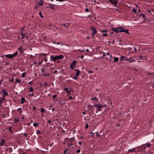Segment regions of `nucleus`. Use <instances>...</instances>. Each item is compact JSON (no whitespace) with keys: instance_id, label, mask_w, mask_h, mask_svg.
<instances>
[{"instance_id":"4468645a","label":"nucleus","mask_w":154,"mask_h":154,"mask_svg":"<svg viewBox=\"0 0 154 154\" xmlns=\"http://www.w3.org/2000/svg\"><path fill=\"white\" fill-rule=\"evenodd\" d=\"M1 142L0 143V145L1 146H3L4 145L5 140L4 139H2Z\"/></svg>"},{"instance_id":"338daca9","label":"nucleus","mask_w":154,"mask_h":154,"mask_svg":"<svg viewBox=\"0 0 154 154\" xmlns=\"http://www.w3.org/2000/svg\"><path fill=\"white\" fill-rule=\"evenodd\" d=\"M109 52H107V54H106V55H109Z\"/></svg>"},{"instance_id":"603ef678","label":"nucleus","mask_w":154,"mask_h":154,"mask_svg":"<svg viewBox=\"0 0 154 154\" xmlns=\"http://www.w3.org/2000/svg\"><path fill=\"white\" fill-rule=\"evenodd\" d=\"M57 72V70H55V71L54 72V74H56V73Z\"/></svg>"},{"instance_id":"9d476101","label":"nucleus","mask_w":154,"mask_h":154,"mask_svg":"<svg viewBox=\"0 0 154 154\" xmlns=\"http://www.w3.org/2000/svg\"><path fill=\"white\" fill-rule=\"evenodd\" d=\"M128 57L125 56H122L121 57L120 61H122L124 60L126 61H128Z\"/></svg>"},{"instance_id":"a18cd8bd","label":"nucleus","mask_w":154,"mask_h":154,"mask_svg":"<svg viewBox=\"0 0 154 154\" xmlns=\"http://www.w3.org/2000/svg\"><path fill=\"white\" fill-rule=\"evenodd\" d=\"M29 96H33L34 95L32 93L29 94Z\"/></svg>"},{"instance_id":"052dcab7","label":"nucleus","mask_w":154,"mask_h":154,"mask_svg":"<svg viewBox=\"0 0 154 154\" xmlns=\"http://www.w3.org/2000/svg\"><path fill=\"white\" fill-rule=\"evenodd\" d=\"M96 135L97 136V137H98L99 136V134H97H97H96Z\"/></svg>"},{"instance_id":"774afa93","label":"nucleus","mask_w":154,"mask_h":154,"mask_svg":"<svg viewBox=\"0 0 154 154\" xmlns=\"http://www.w3.org/2000/svg\"><path fill=\"white\" fill-rule=\"evenodd\" d=\"M54 108H53L52 109V111H54Z\"/></svg>"},{"instance_id":"f3484780","label":"nucleus","mask_w":154,"mask_h":154,"mask_svg":"<svg viewBox=\"0 0 154 154\" xmlns=\"http://www.w3.org/2000/svg\"><path fill=\"white\" fill-rule=\"evenodd\" d=\"M119 60V58L117 57H115L114 58V61L115 62H117Z\"/></svg>"},{"instance_id":"20e7f679","label":"nucleus","mask_w":154,"mask_h":154,"mask_svg":"<svg viewBox=\"0 0 154 154\" xmlns=\"http://www.w3.org/2000/svg\"><path fill=\"white\" fill-rule=\"evenodd\" d=\"M109 2L112 3V5H114L116 7V5L118 4V0H109Z\"/></svg>"},{"instance_id":"4d7b16f0","label":"nucleus","mask_w":154,"mask_h":154,"mask_svg":"<svg viewBox=\"0 0 154 154\" xmlns=\"http://www.w3.org/2000/svg\"><path fill=\"white\" fill-rule=\"evenodd\" d=\"M51 121L50 120H48V123H51Z\"/></svg>"},{"instance_id":"a878e982","label":"nucleus","mask_w":154,"mask_h":154,"mask_svg":"<svg viewBox=\"0 0 154 154\" xmlns=\"http://www.w3.org/2000/svg\"><path fill=\"white\" fill-rule=\"evenodd\" d=\"M34 90V89L32 88V87H30L29 89V92L32 91Z\"/></svg>"},{"instance_id":"e433bc0d","label":"nucleus","mask_w":154,"mask_h":154,"mask_svg":"<svg viewBox=\"0 0 154 154\" xmlns=\"http://www.w3.org/2000/svg\"><path fill=\"white\" fill-rule=\"evenodd\" d=\"M93 72L92 71V70H89L88 71V73H89V74H92L93 73Z\"/></svg>"},{"instance_id":"bb28decb","label":"nucleus","mask_w":154,"mask_h":154,"mask_svg":"<svg viewBox=\"0 0 154 154\" xmlns=\"http://www.w3.org/2000/svg\"><path fill=\"white\" fill-rule=\"evenodd\" d=\"M33 125L35 127L37 126H38V124L37 123H34L33 124Z\"/></svg>"},{"instance_id":"39448f33","label":"nucleus","mask_w":154,"mask_h":154,"mask_svg":"<svg viewBox=\"0 0 154 154\" xmlns=\"http://www.w3.org/2000/svg\"><path fill=\"white\" fill-rule=\"evenodd\" d=\"M64 90L66 91L67 92V95L69 96L70 94V91L72 90L71 88L68 89L67 88H65Z\"/></svg>"},{"instance_id":"58836bf2","label":"nucleus","mask_w":154,"mask_h":154,"mask_svg":"<svg viewBox=\"0 0 154 154\" xmlns=\"http://www.w3.org/2000/svg\"><path fill=\"white\" fill-rule=\"evenodd\" d=\"M36 133L37 134H40L41 132L39 130H37L36 131Z\"/></svg>"},{"instance_id":"cd10ccee","label":"nucleus","mask_w":154,"mask_h":154,"mask_svg":"<svg viewBox=\"0 0 154 154\" xmlns=\"http://www.w3.org/2000/svg\"><path fill=\"white\" fill-rule=\"evenodd\" d=\"M91 100H95V101H97V99L96 98V97H93V98H92V99H91Z\"/></svg>"},{"instance_id":"09e8293b","label":"nucleus","mask_w":154,"mask_h":154,"mask_svg":"<svg viewBox=\"0 0 154 154\" xmlns=\"http://www.w3.org/2000/svg\"><path fill=\"white\" fill-rule=\"evenodd\" d=\"M44 85L45 86H47V84L46 82L44 83Z\"/></svg>"},{"instance_id":"ea45409f","label":"nucleus","mask_w":154,"mask_h":154,"mask_svg":"<svg viewBox=\"0 0 154 154\" xmlns=\"http://www.w3.org/2000/svg\"><path fill=\"white\" fill-rule=\"evenodd\" d=\"M57 1H59L60 2H62L64 1H66V0H56Z\"/></svg>"},{"instance_id":"f8f14e48","label":"nucleus","mask_w":154,"mask_h":154,"mask_svg":"<svg viewBox=\"0 0 154 154\" xmlns=\"http://www.w3.org/2000/svg\"><path fill=\"white\" fill-rule=\"evenodd\" d=\"M135 149L134 148H133L131 149H130L128 150V151L129 152H134L135 151Z\"/></svg>"},{"instance_id":"c756f323","label":"nucleus","mask_w":154,"mask_h":154,"mask_svg":"<svg viewBox=\"0 0 154 154\" xmlns=\"http://www.w3.org/2000/svg\"><path fill=\"white\" fill-rule=\"evenodd\" d=\"M40 112H41L44 113L45 112V109L43 108H42L40 110Z\"/></svg>"},{"instance_id":"c9c22d12","label":"nucleus","mask_w":154,"mask_h":154,"mask_svg":"<svg viewBox=\"0 0 154 154\" xmlns=\"http://www.w3.org/2000/svg\"><path fill=\"white\" fill-rule=\"evenodd\" d=\"M107 35V34L106 33H105L103 34V37H106Z\"/></svg>"},{"instance_id":"2eb2a0df","label":"nucleus","mask_w":154,"mask_h":154,"mask_svg":"<svg viewBox=\"0 0 154 154\" xmlns=\"http://www.w3.org/2000/svg\"><path fill=\"white\" fill-rule=\"evenodd\" d=\"M15 80H16V82H15L16 84H17L18 83L20 82L21 81L20 79H16Z\"/></svg>"},{"instance_id":"0eeeda50","label":"nucleus","mask_w":154,"mask_h":154,"mask_svg":"<svg viewBox=\"0 0 154 154\" xmlns=\"http://www.w3.org/2000/svg\"><path fill=\"white\" fill-rule=\"evenodd\" d=\"M91 30L92 31V34L93 36H94V34L97 32L96 28L94 27H91Z\"/></svg>"},{"instance_id":"7ed1b4c3","label":"nucleus","mask_w":154,"mask_h":154,"mask_svg":"<svg viewBox=\"0 0 154 154\" xmlns=\"http://www.w3.org/2000/svg\"><path fill=\"white\" fill-rule=\"evenodd\" d=\"M18 54V52L16 51L13 54H9L5 55V56H6L7 57H9L11 59H12L14 57L17 56Z\"/></svg>"},{"instance_id":"4be33fe9","label":"nucleus","mask_w":154,"mask_h":154,"mask_svg":"<svg viewBox=\"0 0 154 154\" xmlns=\"http://www.w3.org/2000/svg\"><path fill=\"white\" fill-rule=\"evenodd\" d=\"M22 36V39H23L24 38L26 35V34H25L22 33V34H21Z\"/></svg>"},{"instance_id":"6e6552de","label":"nucleus","mask_w":154,"mask_h":154,"mask_svg":"<svg viewBox=\"0 0 154 154\" xmlns=\"http://www.w3.org/2000/svg\"><path fill=\"white\" fill-rule=\"evenodd\" d=\"M2 92L3 93V96H4L5 97V96H7L8 95V93L6 91L5 89H3L2 90Z\"/></svg>"},{"instance_id":"c85d7f7f","label":"nucleus","mask_w":154,"mask_h":154,"mask_svg":"<svg viewBox=\"0 0 154 154\" xmlns=\"http://www.w3.org/2000/svg\"><path fill=\"white\" fill-rule=\"evenodd\" d=\"M39 14L40 15V16L42 17V18H43L44 17L43 16L42 14V13L41 12H39Z\"/></svg>"},{"instance_id":"393cba45","label":"nucleus","mask_w":154,"mask_h":154,"mask_svg":"<svg viewBox=\"0 0 154 154\" xmlns=\"http://www.w3.org/2000/svg\"><path fill=\"white\" fill-rule=\"evenodd\" d=\"M40 6H42L43 4V2L42 1H40V2H38Z\"/></svg>"},{"instance_id":"3c124183","label":"nucleus","mask_w":154,"mask_h":154,"mask_svg":"<svg viewBox=\"0 0 154 154\" xmlns=\"http://www.w3.org/2000/svg\"><path fill=\"white\" fill-rule=\"evenodd\" d=\"M63 26H66V27H68V26H66V24H63Z\"/></svg>"},{"instance_id":"37998d69","label":"nucleus","mask_w":154,"mask_h":154,"mask_svg":"<svg viewBox=\"0 0 154 154\" xmlns=\"http://www.w3.org/2000/svg\"><path fill=\"white\" fill-rule=\"evenodd\" d=\"M67 151V150L65 149L64 152V154H66V151Z\"/></svg>"},{"instance_id":"1a4fd4ad","label":"nucleus","mask_w":154,"mask_h":154,"mask_svg":"<svg viewBox=\"0 0 154 154\" xmlns=\"http://www.w3.org/2000/svg\"><path fill=\"white\" fill-rule=\"evenodd\" d=\"M127 61H128L130 63L134 62L135 61V60L134 59H133L131 57H130L128 58Z\"/></svg>"},{"instance_id":"49530a36","label":"nucleus","mask_w":154,"mask_h":154,"mask_svg":"<svg viewBox=\"0 0 154 154\" xmlns=\"http://www.w3.org/2000/svg\"><path fill=\"white\" fill-rule=\"evenodd\" d=\"M14 78H12L11 79H10V80L11 82H13V81H14Z\"/></svg>"},{"instance_id":"f257e3e1","label":"nucleus","mask_w":154,"mask_h":154,"mask_svg":"<svg viewBox=\"0 0 154 154\" xmlns=\"http://www.w3.org/2000/svg\"><path fill=\"white\" fill-rule=\"evenodd\" d=\"M112 31L116 33H119L120 32H124L126 33L129 34L128 29H125L123 27H118L115 28L112 27L111 28Z\"/></svg>"},{"instance_id":"b1692460","label":"nucleus","mask_w":154,"mask_h":154,"mask_svg":"<svg viewBox=\"0 0 154 154\" xmlns=\"http://www.w3.org/2000/svg\"><path fill=\"white\" fill-rule=\"evenodd\" d=\"M72 145V143L71 142H69L68 143V146H70Z\"/></svg>"},{"instance_id":"0e129e2a","label":"nucleus","mask_w":154,"mask_h":154,"mask_svg":"<svg viewBox=\"0 0 154 154\" xmlns=\"http://www.w3.org/2000/svg\"><path fill=\"white\" fill-rule=\"evenodd\" d=\"M23 135H24V136H26V135H27V134H26V133H24V134H23Z\"/></svg>"},{"instance_id":"8fccbe9b","label":"nucleus","mask_w":154,"mask_h":154,"mask_svg":"<svg viewBox=\"0 0 154 154\" xmlns=\"http://www.w3.org/2000/svg\"><path fill=\"white\" fill-rule=\"evenodd\" d=\"M103 56L102 57V58H103V57H104V56H105L106 55L105 54V53L104 52H103Z\"/></svg>"},{"instance_id":"6e6d98bb","label":"nucleus","mask_w":154,"mask_h":154,"mask_svg":"<svg viewBox=\"0 0 154 154\" xmlns=\"http://www.w3.org/2000/svg\"><path fill=\"white\" fill-rule=\"evenodd\" d=\"M84 50V49L83 50H81L80 49H79V51H80L81 52H84L83 50Z\"/></svg>"},{"instance_id":"2f4dec72","label":"nucleus","mask_w":154,"mask_h":154,"mask_svg":"<svg viewBox=\"0 0 154 154\" xmlns=\"http://www.w3.org/2000/svg\"><path fill=\"white\" fill-rule=\"evenodd\" d=\"M133 12H134L135 13H137V10L135 8H133Z\"/></svg>"},{"instance_id":"79ce46f5","label":"nucleus","mask_w":154,"mask_h":154,"mask_svg":"<svg viewBox=\"0 0 154 154\" xmlns=\"http://www.w3.org/2000/svg\"><path fill=\"white\" fill-rule=\"evenodd\" d=\"M85 11L87 12H88L89 11V10L88 8H86L85 9Z\"/></svg>"},{"instance_id":"13d9d810","label":"nucleus","mask_w":154,"mask_h":154,"mask_svg":"<svg viewBox=\"0 0 154 154\" xmlns=\"http://www.w3.org/2000/svg\"><path fill=\"white\" fill-rule=\"evenodd\" d=\"M141 16H142L144 18L145 17V16L144 15H143L142 14H141L140 15Z\"/></svg>"},{"instance_id":"5701e85b","label":"nucleus","mask_w":154,"mask_h":154,"mask_svg":"<svg viewBox=\"0 0 154 154\" xmlns=\"http://www.w3.org/2000/svg\"><path fill=\"white\" fill-rule=\"evenodd\" d=\"M23 28H22L19 31V32L20 33V34H21L22 33H23Z\"/></svg>"},{"instance_id":"aec40b11","label":"nucleus","mask_w":154,"mask_h":154,"mask_svg":"<svg viewBox=\"0 0 154 154\" xmlns=\"http://www.w3.org/2000/svg\"><path fill=\"white\" fill-rule=\"evenodd\" d=\"M22 47L21 46L20 47H19L17 49L18 50H19L20 51L21 54H22Z\"/></svg>"},{"instance_id":"423d86ee","label":"nucleus","mask_w":154,"mask_h":154,"mask_svg":"<svg viewBox=\"0 0 154 154\" xmlns=\"http://www.w3.org/2000/svg\"><path fill=\"white\" fill-rule=\"evenodd\" d=\"M76 63L77 62L75 60L73 61L72 63L70 65V68L72 69H73L75 68V66L76 65Z\"/></svg>"},{"instance_id":"a19ab883","label":"nucleus","mask_w":154,"mask_h":154,"mask_svg":"<svg viewBox=\"0 0 154 154\" xmlns=\"http://www.w3.org/2000/svg\"><path fill=\"white\" fill-rule=\"evenodd\" d=\"M88 126H89V125L88 124H86V125H85V128L86 129L88 127Z\"/></svg>"},{"instance_id":"5fc2aeb1","label":"nucleus","mask_w":154,"mask_h":154,"mask_svg":"<svg viewBox=\"0 0 154 154\" xmlns=\"http://www.w3.org/2000/svg\"><path fill=\"white\" fill-rule=\"evenodd\" d=\"M110 57L111 59H112L113 57L112 55H110Z\"/></svg>"},{"instance_id":"bf43d9fd","label":"nucleus","mask_w":154,"mask_h":154,"mask_svg":"<svg viewBox=\"0 0 154 154\" xmlns=\"http://www.w3.org/2000/svg\"><path fill=\"white\" fill-rule=\"evenodd\" d=\"M38 8V7L37 6H35V9H37Z\"/></svg>"},{"instance_id":"7c9ffc66","label":"nucleus","mask_w":154,"mask_h":154,"mask_svg":"<svg viewBox=\"0 0 154 154\" xmlns=\"http://www.w3.org/2000/svg\"><path fill=\"white\" fill-rule=\"evenodd\" d=\"M26 73L23 72L22 73V76L23 78H24L25 76Z\"/></svg>"},{"instance_id":"f704fd0d","label":"nucleus","mask_w":154,"mask_h":154,"mask_svg":"<svg viewBox=\"0 0 154 154\" xmlns=\"http://www.w3.org/2000/svg\"><path fill=\"white\" fill-rule=\"evenodd\" d=\"M151 144H149V143H146V144L145 145H146L148 147H150V145Z\"/></svg>"},{"instance_id":"ddd939ff","label":"nucleus","mask_w":154,"mask_h":154,"mask_svg":"<svg viewBox=\"0 0 154 154\" xmlns=\"http://www.w3.org/2000/svg\"><path fill=\"white\" fill-rule=\"evenodd\" d=\"M103 106L100 104H97L95 105V107H98L101 108Z\"/></svg>"},{"instance_id":"473e14b6","label":"nucleus","mask_w":154,"mask_h":154,"mask_svg":"<svg viewBox=\"0 0 154 154\" xmlns=\"http://www.w3.org/2000/svg\"><path fill=\"white\" fill-rule=\"evenodd\" d=\"M137 57L138 58L137 59L139 60L142 58L143 56H139V57L138 56Z\"/></svg>"},{"instance_id":"864d4df0","label":"nucleus","mask_w":154,"mask_h":154,"mask_svg":"<svg viewBox=\"0 0 154 154\" xmlns=\"http://www.w3.org/2000/svg\"><path fill=\"white\" fill-rule=\"evenodd\" d=\"M72 98L73 97L72 96H70L69 97V100H71Z\"/></svg>"},{"instance_id":"412c9836","label":"nucleus","mask_w":154,"mask_h":154,"mask_svg":"<svg viewBox=\"0 0 154 154\" xmlns=\"http://www.w3.org/2000/svg\"><path fill=\"white\" fill-rule=\"evenodd\" d=\"M80 74V71L79 70H77V72L76 73V75L78 76Z\"/></svg>"},{"instance_id":"de8ad7c7","label":"nucleus","mask_w":154,"mask_h":154,"mask_svg":"<svg viewBox=\"0 0 154 154\" xmlns=\"http://www.w3.org/2000/svg\"><path fill=\"white\" fill-rule=\"evenodd\" d=\"M80 152V149H78V150H77V153H79Z\"/></svg>"},{"instance_id":"c03bdc74","label":"nucleus","mask_w":154,"mask_h":154,"mask_svg":"<svg viewBox=\"0 0 154 154\" xmlns=\"http://www.w3.org/2000/svg\"><path fill=\"white\" fill-rule=\"evenodd\" d=\"M78 76L75 75L74 77V79H77Z\"/></svg>"},{"instance_id":"a211bd4d","label":"nucleus","mask_w":154,"mask_h":154,"mask_svg":"<svg viewBox=\"0 0 154 154\" xmlns=\"http://www.w3.org/2000/svg\"><path fill=\"white\" fill-rule=\"evenodd\" d=\"M19 120L17 118H15L14 119V123H16L19 121Z\"/></svg>"},{"instance_id":"69168bd1","label":"nucleus","mask_w":154,"mask_h":154,"mask_svg":"<svg viewBox=\"0 0 154 154\" xmlns=\"http://www.w3.org/2000/svg\"><path fill=\"white\" fill-rule=\"evenodd\" d=\"M89 50L88 49H87L86 50V51L87 52H89Z\"/></svg>"},{"instance_id":"dca6fc26","label":"nucleus","mask_w":154,"mask_h":154,"mask_svg":"<svg viewBox=\"0 0 154 154\" xmlns=\"http://www.w3.org/2000/svg\"><path fill=\"white\" fill-rule=\"evenodd\" d=\"M97 107L96 109V111L97 112H98V111L102 110V109H100L101 108L98 107Z\"/></svg>"},{"instance_id":"680f3d73","label":"nucleus","mask_w":154,"mask_h":154,"mask_svg":"<svg viewBox=\"0 0 154 154\" xmlns=\"http://www.w3.org/2000/svg\"><path fill=\"white\" fill-rule=\"evenodd\" d=\"M36 108L35 107H34L33 108V109L34 110H35L36 109Z\"/></svg>"},{"instance_id":"f03ea898","label":"nucleus","mask_w":154,"mask_h":154,"mask_svg":"<svg viewBox=\"0 0 154 154\" xmlns=\"http://www.w3.org/2000/svg\"><path fill=\"white\" fill-rule=\"evenodd\" d=\"M63 56L62 55H60L58 56L52 55L50 57V60L51 61H54L58 60L63 59Z\"/></svg>"},{"instance_id":"72a5a7b5","label":"nucleus","mask_w":154,"mask_h":154,"mask_svg":"<svg viewBox=\"0 0 154 154\" xmlns=\"http://www.w3.org/2000/svg\"><path fill=\"white\" fill-rule=\"evenodd\" d=\"M101 31L102 32H107V31L106 30L104 29L102 30H101Z\"/></svg>"},{"instance_id":"4c0bfd02","label":"nucleus","mask_w":154,"mask_h":154,"mask_svg":"<svg viewBox=\"0 0 154 154\" xmlns=\"http://www.w3.org/2000/svg\"><path fill=\"white\" fill-rule=\"evenodd\" d=\"M57 94H54V95H53V97L54 98H56L57 97Z\"/></svg>"},{"instance_id":"9b49d317","label":"nucleus","mask_w":154,"mask_h":154,"mask_svg":"<svg viewBox=\"0 0 154 154\" xmlns=\"http://www.w3.org/2000/svg\"><path fill=\"white\" fill-rule=\"evenodd\" d=\"M5 98L4 96H3L2 97H0V103H2L5 100Z\"/></svg>"},{"instance_id":"e2e57ef3","label":"nucleus","mask_w":154,"mask_h":154,"mask_svg":"<svg viewBox=\"0 0 154 154\" xmlns=\"http://www.w3.org/2000/svg\"><path fill=\"white\" fill-rule=\"evenodd\" d=\"M81 143H81V142H79V145H81Z\"/></svg>"},{"instance_id":"6ab92c4d","label":"nucleus","mask_w":154,"mask_h":154,"mask_svg":"<svg viewBox=\"0 0 154 154\" xmlns=\"http://www.w3.org/2000/svg\"><path fill=\"white\" fill-rule=\"evenodd\" d=\"M21 99L22 101L21 102V103L23 104L24 102V101L25 100V99L24 97H22L21 98Z\"/></svg>"}]
</instances>
